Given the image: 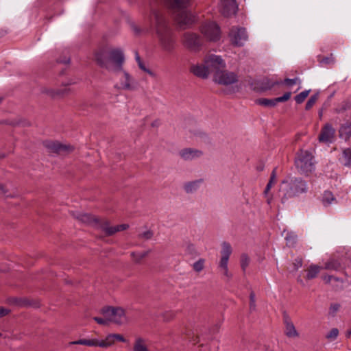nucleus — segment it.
<instances>
[{
  "label": "nucleus",
  "instance_id": "59",
  "mask_svg": "<svg viewBox=\"0 0 351 351\" xmlns=\"http://www.w3.org/2000/svg\"><path fill=\"white\" fill-rule=\"evenodd\" d=\"M7 192H8V190H7L4 184L0 183V193L5 194Z\"/></svg>",
  "mask_w": 351,
  "mask_h": 351
},
{
  "label": "nucleus",
  "instance_id": "23",
  "mask_svg": "<svg viewBox=\"0 0 351 351\" xmlns=\"http://www.w3.org/2000/svg\"><path fill=\"white\" fill-rule=\"evenodd\" d=\"M104 343V340L99 341L96 339H79L77 341L69 342L70 345H84L88 346H99L101 347V343Z\"/></svg>",
  "mask_w": 351,
  "mask_h": 351
},
{
  "label": "nucleus",
  "instance_id": "40",
  "mask_svg": "<svg viewBox=\"0 0 351 351\" xmlns=\"http://www.w3.org/2000/svg\"><path fill=\"white\" fill-rule=\"evenodd\" d=\"M205 259L199 258L197 261L195 262L193 265V269L196 272H200L204 268Z\"/></svg>",
  "mask_w": 351,
  "mask_h": 351
},
{
  "label": "nucleus",
  "instance_id": "1",
  "mask_svg": "<svg viewBox=\"0 0 351 351\" xmlns=\"http://www.w3.org/2000/svg\"><path fill=\"white\" fill-rule=\"evenodd\" d=\"M94 61L101 68L109 69V62H112L117 71L123 69L125 57L123 51L119 48H109L101 46L93 53Z\"/></svg>",
  "mask_w": 351,
  "mask_h": 351
},
{
  "label": "nucleus",
  "instance_id": "8",
  "mask_svg": "<svg viewBox=\"0 0 351 351\" xmlns=\"http://www.w3.org/2000/svg\"><path fill=\"white\" fill-rule=\"evenodd\" d=\"M200 31L209 40L216 41L220 37V29L215 22H208L202 25Z\"/></svg>",
  "mask_w": 351,
  "mask_h": 351
},
{
  "label": "nucleus",
  "instance_id": "13",
  "mask_svg": "<svg viewBox=\"0 0 351 351\" xmlns=\"http://www.w3.org/2000/svg\"><path fill=\"white\" fill-rule=\"evenodd\" d=\"M280 83L268 77H263L258 80H253L250 83V86L256 91H265L271 89L276 85H280Z\"/></svg>",
  "mask_w": 351,
  "mask_h": 351
},
{
  "label": "nucleus",
  "instance_id": "19",
  "mask_svg": "<svg viewBox=\"0 0 351 351\" xmlns=\"http://www.w3.org/2000/svg\"><path fill=\"white\" fill-rule=\"evenodd\" d=\"M322 278L326 284H330L335 291H339L343 288V280L342 278L331 275L324 276Z\"/></svg>",
  "mask_w": 351,
  "mask_h": 351
},
{
  "label": "nucleus",
  "instance_id": "61",
  "mask_svg": "<svg viewBox=\"0 0 351 351\" xmlns=\"http://www.w3.org/2000/svg\"><path fill=\"white\" fill-rule=\"evenodd\" d=\"M242 36H243V40H248V36L246 33V30L245 28H243V34H242Z\"/></svg>",
  "mask_w": 351,
  "mask_h": 351
},
{
  "label": "nucleus",
  "instance_id": "36",
  "mask_svg": "<svg viewBox=\"0 0 351 351\" xmlns=\"http://www.w3.org/2000/svg\"><path fill=\"white\" fill-rule=\"evenodd\" d=\"M10 302L19 306H28L29 304L27 299L22 298H12L10 299Z\"/></svg>",
  "mask_w": 351,
  "mask_h": 351
},
{
  "label": "nucleus",
  "instance_id": "17",
  "mask_svg": "<svg viewBox=\"0 0 351 351\" xmlns=\"http://www.w3.org/2000/svg\"><path fill=\"white\" fill-rule=\"evenodd\" d=\"M73 216L77 220L82 221V223L87 224H93L97 226L100 228L101 222L102 221V219H100L95 215L88 214V213H80L75 215L73 213Z\"/></svg>",
  "mask_w": 351,
  "mask_h": 351
},
{
  "label": "nucleus",
  "instance_id": "28",
  "mask_svg": "<svg viewBox=\"0 0 351 351\" xmlns=\"http://www.w3.org/2000/svg\"><path fill=\"white\" fill-rule=\"evenodd\" d=\"M340 160L343 166L351 167V148H346L342 151Z\"/></svg>",
  "mask_w": 351,
  "mask_h": 351
},
{
  "label": "nucleus",
  "instance_id": "46",
  "mask_svg": "<svg viewBox=\"0 0 351 351\" xmlns=\"http://www.w3.org/2000/svg\"><path fill=\"white\" fill-rule=\"evenodd\" d=\"M318 61L322 64H329L334 62V59L332 58V55L331 54L330 57H324L322 59L319 58Z\"/></svg>",
  "mask_w": 351,
  "mask_h": 351
},
{
  "label": "nucleus",
  "instance_id": "54",
  "mask_svg": "<svg viewBox=\"0 0 351 351\" xmlns=\"http://www.w3.org/2000/svg\"><path fill=\"white\" fill-rule=\"evenodd\" d=\"M124 75H125V80H126V82L124 85V88L126 89H130V76L129 73H128L127 72L124 73Z\"/></svg>",
  "mask_w": 351,
  "mask_h": 351
},
{
  "label": "nucleus",
  "instance_id": "39",
  "mask_svg": "<svg viewBox=\"0 0 351 351\" xmlns=\"http://www.w3.org/2000/svg\"><path fill=\"white\" fill-rule=\"evenodd\" d=\"M319 97V93H316L315 94L313 95L307 101L306 106H305V110H309L316 103Z\"/></svg>",
  "mask_w": 351,
  "mask_h": 351
},
{
  "label": "nucleus",
  "instance_id": "57",
  "mask_svg": "<svg viewBox=\"0 0 351 351\" xmlns=\"http://www.w3.org/2000/svg\"><path fill=\"white\" fill-rule=\"evenodd\" d=\"M132 27L134 32H135L136 35H139L140 33L141 32V29L136 25H134V24L132 25Z\"/></svg>",
  "mask_w": 351,
  "mask_h": 351
},
{
  "label": "nucleus",
  "instance_id": "11",
  "mask_svg": "<svg viewBox=\"0 0 351 351\" xmlns=\"http://www.w3.org/2000/svg\"><path fill=\"white\" fill-rule=\"evenodd\" d=\"M232 252V249L230 244L223 241L221 244V257L219 263V267L223 270V274L226 276H228V263Z\"/></svg>",
  "mask_w": 351,
  "mask_h": 351
},
{
  "label": "nucleus",
  "instance_id": "60",
  "mask_svg": "<svg viewBox=\"0 0 351 351\" xmlns=\"http://www.w3.org/2000/svg\"><path fill=\"white\" fill-rule=\"evenodd\" d=\"M249 258L246 256H244L243 254V261H242V263H243V267L245 265H247L248 263H249Z\"/></svg>",
  "mask_w": 351,
  "mask_h": 351
},
{
  "label": "nucleus",
  "instance_id": "24",
  "mask_svg": "<svg viewBox=\"0 0 351 351\" xmlns=\"http://www.w3.org/2000/svg\"><path fill=\"white\" fill-rule=\"evenodd\" d=\"M0 124L1 125H11L12 127L19 126L22 125L23 127H29L31 125V123L29 121L19 119H14V120H9V119H5L0 121Z\"/></svg>",
  "mask_w": 351,
  "mask_h": 351
},
{
  "label": "nucleus",
  "instance_id": "2",
  "mask_svg": "<svg viewBox=\"0 0 351 351\" xmlns=\"http://www.w3.org/2000/svg\"><path fill=\"white\" fill-rule=\"evenodd\" d=\"M151 14L155 21L156 34L162 48L168 52L173 51L175 39L163 14L159 10H152Z\"/></svg>",
  "mask_w": 351,
  "mask_h": 351
},
{
  "label": "nucleus",
  "instance_id": "44",
  "mask_svg": "<svg viewBox=\"0 0 351 351\" xmlns=\"http://www.w3.org/2000/svg\"><path fill=\"white\" fill-rule=\"evenodd\" d=\"M339 335V330L336 328H334L330 330V331L327 334L326 338L328 339L334 340L337 339Z\"/></svg>",
  "mask_w": 351,
  "mask_h": 351
},
{
  "label": "nucleus",
  "instance_id": "62",
  "mask_svg": "<svg viewBox=\"0 0 351 351\" xmlns=\"http://www.w3.org/2000/svg\"><path fill=\"white\" fill-rule=\"evenodd\" d=\"M136 60L138 62V64H139V62H142V60H141L138 52L136 53Z\"/></svg>",
  "mask_w": 351,
  "mask_h": 351
},
{
  "label": "nucleus",
  "instance_id": "50",
  "mask_svg": "<svg viewBox=\"0 0 351 351\" xmlns=\"http://www.w3.org/2000/svg\"><path fill=\"white\" fill-rule=\"evenodd\" d=\"M138 66H139V68L141 70H143V71L146 72L147 73H148L151 76H154L155 75L154 73L152 72L150 69H147L143 62H139Z\"/></svg>",
  "mask_w": 351,
  "mask_h": 351
},
{
  "label": "nucleus",
  "instance_id": "31",
  "mask_svg": "<svg viewBox=\"0 0 351 351\" xmlns=\"http://www.w3.org/2000/svg\"><path fill=\"white\" fill-rule=\"evenodd\" d=\"M322 202L324 206H327L331 204L333 202H336V199L332 192L325 191L323 194Z\"/></svg>",
  "mask_w": 351,
  "mask_h": 351
},
{
  "label": "nucleus",
  "instance_id": "30",
  "mask_svg": "<svg viewBox=\"0 0 351 351\" xmlns=\"http://www.w3.org/2000/svg\"><path fill=\"white\" fill-rule=\"evenodd\" d=\"M321 267L316 265H311L307 270L306 278L311 280L317 277L319 273Z\"/></svg>",
  "mask_w": 351,
  "mask_h": 351
},
{
  "label": "nucleus",
  "instance_id": "10",
  "mask_svg": "<svg viewBox=\"0 0 351 351\" xmlns=\"http://www.w3.org/2000/svg\"><path fill=\"white\" fill-rule=\"evenodd\" d=\"M205 64L209 73H213V76L226 67L223 60L219 56L214 54H211L206 58Z\"/></svg>",
  "mask_w": 351,
  "mask_h": 351
},
{
  "label": "nucleus",
  "instance_id": "29",
  "mask_svg": "<svg viewBox=\"0 0 351 351\" xmlns=\"http://www.w3.org/2000/svg\"><path fill=\"white\" fill-rule=\"evenodd\" d=\"M203 179H199L195 181L186 182L184 186V189L187 193H193L197 189L199 184L203 182Z\"/></svg>",
  "mask_w": 351,
  "mask_h": 351
},
{
  "label": "nucleus",
  "instance_id": "64",
  "mask_svg": "<svg viewBox=\"0 0 351 351\" xmlns=\"http://www.w3.org/2000/svg\"><path fill=\"white\" fill-rule=\"evenodd\" d=\"M159 124L158 121H154L152 123V127H156L158 126Z\"/></svg>",
  "mask_w": 351,
  "mask_h": 351
},
{
  "label": "nucleus",
  "instance_id": "52",
  "mask_svg": "<svg viewBox=\"0 0 351 351\" xmlns=\"http://www.w3.org/2000/svg\"><path fill=\"white\" fill-rule=\"evenodd\" d=\"M276 182V168H274L271 173L270 178L269 180V183L274 184Z\"/></svg>",
  "mask_w": 351,
  "mask_h": 351
},
{
  "label": "nucleus",
  "instance_id": "26",
  "mask_svg": "<svg viewBox=\"0 0 351 351\" xmlns=\"http://www.w3.org/2000/svg\"><path fill=\"white\" fill-rule=\"evenodd\" d=\"M285 334L289 337H298V332H297L293 322L289 317H286L285 319Z\"/></svg>",
  "mask_w": 351,
  "mask_h": 351
},
{
  "label": "nucleus",
  "instance_id": "55",
  "mask_svg": "<svg viewBox=\"0 0 351 351\" xmlns=\"http://www.w3.org/2000/svg\"><path fill=\"white\" fill-rule=\"evenodd\" d=\"M10 312V310L1 306L0 307V318L8 315Z\"/></svg>",
  "mask_w": 351,
  "mask_h": 351
},
{
  "label": "nucleus",
  "instance_id": "47",
  "mask_svg": "<svg viewBox=\"0 0 351 351\" xmlns=\"http://www.w3.org/2000/svg\"><path fill=\"white\" fill-rule=\"evenodd\" d=\"M340 308V304L337 303L331 304L329 309V313L330 315L334 316L335 313L339 311Z\"/></svg>",
  "mask_w": 351,
  "mask_h": 351
},
{
  "label": "nucleus",
  "instance_id": "14",
  "mask_svg": "<svg viewBox=\"0 0 351 351\" xmlns=\"http://www.w3.org/2000/svg\"><path fill=\"white\" fill-rule=\"evenodd\" d=\"M110 222L106 219H102L100 228L105 232L106 236H112L117 232L123 231L129 228V225L124 223L115 226H110Z\"/></svg>",
  "mask_w": 351,
  "mask_h": 351
},
{
  "label": "nucleus",
  "instance_id": "18",
  "mask_svg": "<svg viewBox=\"0 0 351 351\" xmlns=\"http://www.w3.org/2000/svg\"><path fill=\"white\" fill-rule=\"evenodd\" d=\"M335 130L332 125L327 123L322 129L319 136V140L321 142L330 143L335 136Z\"/></svg>",
  "mask_w": 351,
  "mask_h": 351
},
{
  "label": "nucleus",
  "instance_id": "5",
  "mask_svg": "<svg viewBox=\"0 0 351 351\" xmlns=\"http://www.w3.org/2000/svg\"><path fill=\"white\" fill-rule=\"evenodd\" d=\"M313 158V157L311 152L300 149L297 153V156L295 159V167L302 173H311L314 169L313 162L312 161Z\"/></svg>",
  "mask_w": 351,
  "mask_h": 351
},
{
  "label": "nucleus",
  "instance_id": "9",
  "mask_svg": "<svg viewBox=\"0 0 351 351\" xmlns=\"http://www.w3.org/2000/svg\"><path fill=\"white\" fill-rule=\"evenodd\" d=\"M184 45L190 51H198L202 45V38L195 33L186 32L184 34Z\"/></svg>",
  "mask_w": 351,
  "mask_h": 351
},
{
  "label": "nucleus",
  "instance_id": "48",
  "mask_svg": "<svg viewBox=\"0 0 351 351\" xmlns=\"http://www.w3.org/2000/svg\"><path fill=\"white\" fill-rule=\"evenodd\" d=\"M302 264H303V261H302V258H300V257H298L296 258L293 263V268L295 270H298V269H300V267H302Z\"/></svg>",
  "mask_w": 351,
  "mask_h": 351
},
{
  "label": "nucleus",
  "instance_id": "63",
  "mask_svg": "<svg viewBox=\"0 0 351 351\" xmlns=\"http://www.w3.org/2000/svg\"><path fill=\"white\" fill-rule=\"evenodd\" d=\"M346 336L347 338H350V337L351 336V328L347 330Z\"/></svg>",
  "mask_w": 351,
  "mask_h": 351
},
{
  "label": "nucleus",
  "instance_id": "43",
  "mask_svg": "<svg viewBox=\"0 0 351 351\" xmlns=\"http://www.w3.org/2000/svg\"><path fill=\"white\" fill-rule=\"evenodd\" d=\"M176 312L173 311H168L162 314V317L164 322H168L173 319L176 317Z\"/></svg>",
  "mask_w": 351,
  "mask_h": 351
},
{
  "label": "nucleus",
  "instance_id": "56",
  "mask_svg": "<svg viewBox=\"0 0 351 351\" xmlns=\"http://www.w3.org/2000/svg\"><path fill=\"white\" fill-rule=\"evenodd\" d=\"M273 184H271V183H267V185H266V187L264 190V195L265 196H267L268 194H269V191L271 190V187L273 186Z\"/></svg>",
  "mask_w": 351,
  "mask_h": 351
},
{
  "label": "nucleus",
  "instance_id": "41",
  "mask_svg": "<svg viewBox=\"0 0 351 351\" xmlns=\"http://www.w3.org/2000/svg\"><path fill=\"white\" fill-rule=\"evenodd\" d=\"M41 93L49 95L51 98L55 99L57 97V90L56 89L48 88L46 87H43L40 90Z\"/></svg>",
  "mask_w": 351,
  "mask_h": 351
},
{
  "label": "nucleus",
  "instance_id": "15",
  "mask_svg": "<svg viewBox=\"0 0 351 351\" xmlns=\"http://www.w3.org/2000/svg\"><path fill=\"white\" fill-rule=\"evenodd\" d=\"M238 10V5L235 0H223L220 5V12L225 17L234 15Z\"/></svg>",
  "mask_w": 351,
  "mask_h": 351
},
{
  "label": "nucleus",
  "instance_id": "3",
  "mask_svg": "<svg viewBox=\"0 0 351 351\" xmlns=\"http://www.w3.org/2000/svg\"><path fill=\"white\" fill-rule=\"evenodd\" d=\"M308 191V184L302 178H293L282 182L280 192L282 204H286L289 199L306 193Z\"/></svg>",
  "mask_w": 351,
  "mask_h": 351
},
{
  "label": "nucleus",
  "instance_id": "33",
  "mask_svg": "<svg viewBox=\"0 0 351 351\" xmlns=\"http://www.w3.org/2000/svg\"><path fill=\"white\" fill-rule=\"evenodd\" d=\"M72 83L62 84V86H65L64 88H58L57 90V97L63 98L73 93V90L70 88H67L68 85L71 84Z\"/></svg>",
  "mask_w": 351,
  "mask_h": 351
},
{
  "label": "nucleus",
  "instance_id": "51",
  "mask_svg": "<svg viewBox=\"0 0 351 351\" xmlns=\"http://www.w3.org/2000/svg\"><path fill=\"white\" fill-rule=\"evenodd\" d=\"M93 319L99 324L100 325H107L108 324L109 319H104L101 317H94Z\"/></svg>",
  "mask_w": 351,
  "mask_h": 351
},
{
  "label": "nucleus",
  "instance_id": "12",
  "mask_svg": "<svg viewBox=\"0 0 351 351\" xmlns=\"http://www.w3.org/2000/svg\"><path fill=\"white\" fill-rule=\"evenodd\" d=\"M213 80L221 85L232 84L237 81V76L233 72H229L225 69L215 74Z\"/></svg>",
  "mask_w": 351,
  "mask_h": 351
},
{
  "label": "nucleus",
  "instance_id": "22",
  "mask_svg": "<svg viewBox=\"0 0 351 351\" xmlns=\"http://www.w3.org/2000/svg\"><path fill=\"white\" fill-rule=\"evenodd\" d=\"M191 72L193 73L195 76L202 79L207 78L209 74V71L206 64L192 66L191 68Z\"/></svg>",
  "mask_w": 351,
  "mask_h": 351
},
{
  "label": "nucleus",
  "instance_id": "7",
  "mask_svg": "<svg viewBox=\"0 0 351 351\" xmlns=\"http://www.w3.org/2000/svg\"><path fill=\"white\" fill-rule=\"evenodd\" d=\"M43 144L48 149L49 152L59 155L69 154L75 149L73 145L63 144L58 141H45Z\"/></svg>",
  "mask_w": 351,
  "mask_h": 351
},
{
  "label": "nucleus",
  "instance_id": "45",
  "mask_svg": "<svg viewBox=\"0 0 351 351\" xmlns=\"http://www.w3.org/2000/svg\"><path fill=\"white\" fill-rule=\"evenodd\" d=\"M250 308L251 311L256 309L255 294L253 291H251L250 295Z\"/></svg>",
  "mask_w": 351,
  "mask_h": 351
},
{
  "label": "nucleus",
  "instance_id": "53",
  "mask_svg": "<svg viewBox=\"0 0 351 351\" xmlns=\"http://www.w3.org/2000/svg\"><path fill=\"white\" fill-rule=\"evenodd\" d=\"M187 250L189 251V252L191 254H193V255H197L198 253L196 251L195 248V246L193 244H189L187 247Z\"/></svg>",
  "mask_w": 351,
  "mask_h": 351
},
{
  "label": "nucleus",
  "instance_id": "58",
  "mask_svg": "<svg viewBox=\"0 0 351 351\" xmlns=\"http://www.w3.org/2000/svg\"><path fill=\"white\" fill-rule=\"evenodd\" d=\"M58 62L63 64H69L70 63V58H64L63 59L59 58Z\"/></svg>",
  "mask_w": 351,
  "mask_h": 351
},
{
  "label": "nucleus",
  "instance_id": "21",
  "mask_svg": "<svg viewBox=\"0 0 351 351\" xmlns=\"http://www.w3.org/2000/svg\"><path fill=\"white\" fill-rule=\"evenodd\" d=\"M115 341L125 342L126 339L120 334H110L104 340V343H101V348H108L113 345Z\"/></svg>",
  "mask_w": 351,
  "mask_h": 351
},
{
  "label": "nucleus",
  "instance_id": "35",
  "mask_svg": "<svg viewBox=\"0 0 351 351\" xmlns=\"http://www.w3.org/2000/svg\"><path fill=\"white\" fill-rule=\"evenodd\" d=\"M287 245L289 247L295 246L297 242V235L293 232H287L285 236Z\"/></svg>",
  "mask_w": 351,
  "mask_h": 351
},
{
  "label": "nucleus",
  "instance_id": "49",
  "mask_svg": "<svg viewBox=\"0 0 351 351\" xmlns=\"http://www.w3.org/2000/svg\"><path fill=\"white\" fill-rule=\"evenodd\" d=\"M153 234H154L152 230H147V231L143 232L142 234H138V237L139 238L142 237V238H144V239L148 240V239H150L152 238Z\"/></svg>",
  "mask_w": 351,
  "mask_h": 351
},
{
  "label": "nucleus",
  "instance_id": "38",
  "mask_svg": "<svg viewBox=\"0 0 351 351\" xmlns=\"http://www.w3.org/2000/svg\"><path fill=\"white\" fill-rule=\"evenodd\" d=\"M341 267L339 261L335 260H331L325 263L324 268L326 269L338 270Z\"/></svg>",
  "mask_w": 351,
  "mask_h": 351
},
{
  "label": "nucleus",
  "instance_id": "20",
  "mask_svg": "<svg viewBox=\"0 0 351 351\" xmlns=\"http://www.w3.org/2000/svg\"><path fill=\"white\" fill-rule=\"evenodd\" d=\"M202 155V151L193 148H184L180 152V156L185 160L199 158Z\"/></svg>",
  "mask_w": 351,
  "mask_h": 351
},
{
  "label": "nucleus",
  "instance_id": "4",
  "mask_svg": "<svg viewBox=\"0 0 351 351\" xmlns=\"http://www.w3.org/2000/svg\"><path fill=\"white\" fill-rule=\"evenodd\" d=\"M166 4L174 12H178L176 20L181 29H184L193 23L191 15L187 11L190 0H166Z\"/></svg>",
  "mask_w": 351,
  "mask_h": 351
},
{
  "label": "nucleus",
  "instance_id": "27",
  "mask_svg": "<svg viewBox=\"0 0 351 351\" xmlns=\"http://www.w3.org/2000/svg\"><path fill=\"white\" fill-rule=\"evenodd\" d=\"M339 136L346 141L351 137V121L342 125L339 130Z\"/></svg>",
  "mask_w": 351,
  "mask_h": 351
},
{
  "label": "nucleus",
  "instance_id": "34",
  "mask_svg": "<svg viewBox=\"0 0 351 351\" xmlns=\"http://www.w3.org/2000/svg\"><path fill=\"white\" fill-rule=\"evenodd\" d=\"M150 252H151V250H148L145 251L141 254H137L134 252H132L131 253V256L132 257L133 261L135 263L139 264V263H141L142 259L147 257L149 254Z\"/></svg>",
  "mask_w": 351,
  "mask_h": 351
},
{
  "label": "nucleus",
  "instance_id": "16",
  "mask_svg": "<svg viewBox=\"0 0 351 351\" xmlns=\"http://www.w3.org/2000/svg\"><path fill=\"white\" fill-rule=\"evenodd\" d=\"M291 92H287L282 96L274 99L261 98L256 103L263 106L274 107L278 103L287 101L290 99Z\"/></svg>",
  "mask_w": 351,
  "mask_h": 351
},
{
  "label": "nucleus",
  "instance_id": "32",
  "mask_svg": "<svg viewBox=\"0 0 351 351\" xmlns=\"http://www.w3.org/2000/svg\"><path fill=\"white\" fill-rule=\"evenodd\" d=\"M134 351H149L147 348V346L145 343V341L143 339L139 337L137 338L134 342Z\"/></svg>",
  "mask_w": 351,
  "mask_h": 351
},
{
  "label": "nucleus",
  "instance_id": "6",
  "mask_svg": "<svg viewBox=\"0 0 351 351\" xmlns=\"http://www.w3.org/2000/svg\"><path fill=\"white\" fill-rule=\"evenodd\" d=\"M101 312L106 317H109V321L117 325H121L126 322L125 310L121 307L105 306Z\"/></svg>",
  "mask_w": 351,
  "mask_h": 351
},
{
  "label": "nucleus",
  "instance_id": "25",
  "mask_svg": "<svg viewBox=\"0 0 351 351\" xmlns=\"http://www.w3.org/2000/svg\"><path fill=\"white\" fill-rule=\"evenodd\" d=\"M229 38L230 43L234 46H240V40L241 38L240 34V28L232 27L229 32Z\"/></svg>",
  "mask_w": 351,
  "mask_h": 351
},
{
  "label": "nucleus",
  "instance_id": "42",
  "mask_svg": "<svg viewBox=\"0 0 351 351\" xmlns=\"http://www.w3.org/2000/svg\"><path fill=\"white\" fill-rule=\"evenodd\" d=\"M278 82H280V84H286L289 86H292L296 84L297 83L300 84L301 81L299 78L295 77L293 79L286 78L282 81V80L278 81Z\"/></svg>",
  "mask_w": 351,
  "mask_h": 351
},
{
  "label": "nucleus",
  "instance_id": "37",
  "mask_svg": "<svg viewBox=\"0 0 351 351\" xmlns=\"http://www.w3.org/2000/svg\"><path fill=\"white\" fill-rule=\"evenodd\" d=\"M310 91L311 90H306L297 95L294 97L295 102L298 104L303 103L306 98L308 97Z\"/></svg>",
  "mask_w": 351,
  "mask_h": 351
}]
</instances>
